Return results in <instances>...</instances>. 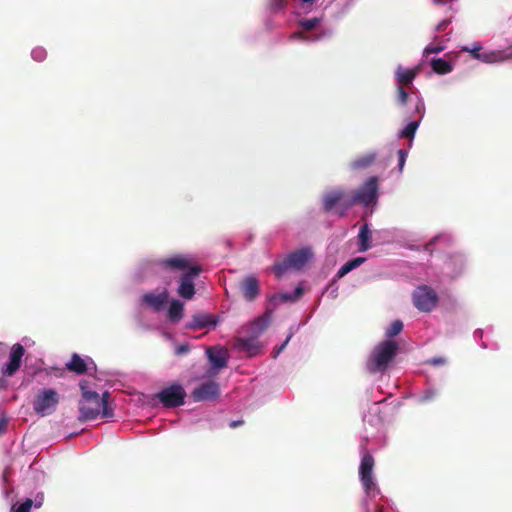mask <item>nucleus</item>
I'll use <instances>...</instances> for the list:
<instances>
[{
    "label": "nucleus",
    "instance_id": "obj_39",
    "mask_svg": "<svg viewBox=\"0 0 512 512\" xmlns=\"http://www.w3.org/2000/svg\"><path fill=\"white\" fill-rule=\"evenodd\" d=\"M443 50H444V46H441V45H437V46L428 45L424 49V54L425 55L436 54V53H439V52H441Z\"/></svg>",
    "mask_w": 512,
    "mask_h": 512
},
{
    "label": "nucleus",
    "instance_id": "obj_15",
    "mask_svg": "<svg viewBox=\"0 0 512 512\" xmlns=\"http://www.w3.org/2000/svg\"><path fill=\"white\" fill-rule=\"evenodd\" d=\"M242 294L247 301H253L259 295V281L253 275L244 278L240 284Z\"/></svg>",
    "mask_w": 512,
    "mask_h": 512
},
{
    "label": "nucleus",
    "instance_id": "obj_43",
    "mask_svg": "<svg viewBox=\"0 0 512 512\" xmlns=\"http://www.w3.org/2000/svg\"><path fill=\"white\" fill-rule=\"evenodd\" d=\"M8 420L6 418H0V435L4 434L7 430Z\"/></svg>",
    "mask_w": 512,
    "mask_h": 512
},
{
    "label": "nucleus",
    "instance_id": "obj_41",
    "mask_svg": "<svg viewBox=\"0 0 512 512\" xmlns=\"http://www.w3.org/2000/svg\"><path fill=\"white\" fill-rule=\"evenodd\" d=\"M190 350V347L188 344H182V345H179L177 348H176V355L178 356H182L184 354H186L187 352H189Z\"/></svg>",
    "mask_w": 512,
    "mask_h": 512
},
{
    "label": "nucleus",
    "instance_id": "obj_42",
    "mask_svg": "<svg viewBox=\"0 0 512 512\" xmlns=\"http://www.w3.org/2000/svg\"><path fill=\"white\" fill-rule=\"evenodd\" d=\"M440 239V236H435L434 238H432L425 246H424V250L429 252L430 254H432V249L431 247Z\"/></svg>",
    "mask_w": 512,
    "mask_h": 512
},
{
    "label": "nucleus",
    "instance_id": "obj_24",
    "mask_svg": "<svg viewBox=\"0 0 512 512\" xmlns=\"http://www.w3.org/2000/svg\"><path fill=\"white\" fill-rule=\"evenodd\" d=\"M184 305L179 300H172L168 309V317L171 322L177 323L183 317Z\"/></svg>",
    "mask_w": 512,
    "mask_h": 512
},
{
    "label": "nucleus",
    "instance_id": "obj_23",
    "mask_svg": "<svg viewBox=\"0 0 512 512\" xmlns=\"http://www.w3.org/2000/svg\"><path fill=\"white\" fill-rule=\"evenodd\" d=\"M430 65L432 70L439 75L448 74L453 70L452 64L442 58H432Z\"/></svg>",
    "mask_w": 512,
    "mask_h": 512
},
{
    "label": "nucleus",
    "instance_id": "obj_7",
    "mask_svg": "<svg viewBox=\"0 0 512 512\" xmlns=\"http://www.w3.org/2000/svg\"><path fill=\"white\" fill-rule=\"evenodd\" d=\"M202 269L200 266L190 268V271L183 273L179 279V287L177 293L180 297L191 300L195 295L194 279H196Z\"/></svg>",
    "mask_w": 512,
    "mask_h": 512
},
{
    "label": "nucleus",
    "instance_id": "obj_14",
    "mask_svg": "<svg viewBox=\"0 0 512 512\" xmlns=\"http://www.w3.org/2000/svg\"><path fill=\"white\" fill-rule=\"evenodd\" d=\"M236 347L240 351L247 352L249 356H254L261 349V344L255 336L245 334L236 339Z\"/></svg>",
    "mask_w": 512,
    "mask_h": 512
},
{
    "label": "nucleus",
    "instance_id": "obj_16",
    "mask_svg": "<svg viewBox=\"0 0 512 512\" xmlns=\"http://www.w3.org/2000/svg\"><path fill=\"white\" fill-rule=\"evenodd\" d=\"M420 72V68L414 67L411 69L404 68L402 66H398L397 70L395 72V77L398 82V86H409L413 83L414 79L417 77V75Z\"/></svg>",
    "mask_w": 512,
    "mask_h": 512
},
{
    "label": "nucleus",
    "instance_id": "obj_8",
    "mask_svg": "<svg viewBox=\"0 0 512 512\" xmlns=\"http://www.w3.org/2000/svg\"><path fill=\"white\" fill-rule=\"evenodd\" d=\"M374 464L375 462L373 456L368 452L364 453L359 467V475L367 495H369L371 491L376 487L373 481Z\"/></svg>",
    "mask_w": 512,
    "mask_h": 512
},
{
    "label": "nucleus",
    "instance_id": "obj_21",
    "mask_svg": "<svg viewBox=\"0 0 512 512\" xmlns=\"http://www.w3.org/2000/svg\"><path fill=\"white\" fill-rule=\"evenodd\" d=\"M66 367L69 371L79 375L84 374L87 371L86 362L77 353L72 354L71 360L66 363Z\"/></svg>",
    "mask_w": 512,
    "mask_h": 512
},
{
    "label": "nucleus",
    "instance_id": "obj_38",
    "mask_svg": "<svg viewBox=\"0 0 512 512\" xmlns=\"http://www.w3.org/2000/svg\"><path fill=\"white\" fill-rule=\"evenodd\" d=\"M415 113L419 115L418 119H422L425 113V105L422 99H417L415 104Z\"/></svg>",
    "mask_w": 512,
    "mask_h": 512
},
{
    "label": "nucleus",
    "instance_id": "obj_10",
    "mask_svg": "<svg viewBox=\"0 0 512 512\" xmlns=\"http://www.w3.org/2000/svg\"><path fill=\"white\" fill-rule=\"evenodd\" d=\"M24 353L25 349L20 343H16L11 347L9 361L2 368V375L4 377H11L19 370Z\"/></svg>",
    "mask_w": 512,
    "mask_h": 512
},
{
    "label": "nucleus",
    "instance_id": "obj_48",
    "mask_svg": "<svg viewBox=\"0 0 512 512\" xmlns=\"http://www.w3.org/2000/svg\"><path fill=\"white\" fill-rule=\"evenodd\" d=\"M444 362H445V360L442 358H434L431 360V363L434 365L443 364Z\"/></svg>",
    "mask_w": 512,
    "mask_h": 512
},
{
    "label": "nucleus",
    "instance_id": "obj_52",
    "mask_svg": "<svg viewBox=\"0 0 512 512\" xmlns=\"http://www.w3.org/2000/svg\"><path fill=\"white\" fill-rule=\"evenodd\" d=\"M494 61H497L498 58L496 57V55H494V58H493Z\"/></svg>",
    "mask_w": 512,
    "mask_h": 512
},
{
    "label": "nucleus",
    "instance_id": "obj_17",
    "mask_svg": "<svg viewBox=\"0 0 512 512\" xmlns=\"http://www.w3.org/2000/svg\"><path fill=\"white\" fill-rule=\"evenodd\" d=\"M269 323L270 317L268 315L260 316L244 328V333L246 335L259 338L260 335L268 328Z\"/></svg>",
    "mask_w": 512,
    "mask_h": 512
},
{
    "label": "nucleus",
    "instance_id": "obj_1",
    "mask_svg": "<svg viewBox=\"0 0 512 512\" xmlns=\"http://www.w3.org/2000/svg\"><path fill=\"white\" fill-rule=\"evenodd\" d=\"M80 387L82 390V398L79 401L80 415L78 420L80 422L94 420L98 417L100 412L105 418L113 416V409L108 404L110 398L108 391L104 392L102 396H100L95 391L86 390L83 383L80 384Z\"/></svg>",
    "mask_w": 512,
    "mask_h": 512
},
{
    "label": "nucleus",
    "instance_id": "obj_3",
    "mask_svg": "<svg viewBox=\"0 0 512 512\" xmlns=\"http://www.w3.org/2000/svg\"><path fill=\"white\" fill-rule=\"evenodd\" d=\"M312 256L309 248H301L290 253L282 261L275 262L271 267L277 278H281L288 270H301Z\"/></svg>",
    "mask_w": 512,
    "mask_h": 512
},
{
    "label": "nucleus",
    "instance_id": "obj_36",
    "mask_svg": "<svg viewBox=\"0 0 512 512\" xmlns=\"http://www.w3.org/2000/svg\"><path fill=\"white\" fill-rule=\"evenodd\" d=\"M397 155H398V168H399V171H402L403 167L405 165V162H406V157L408 155V152L406 150L399 149L397 151Z\"/></svg>",
    "mask_w": 512,
    "mask_h": 512
},
{
    "label": "nucleus",
    "instance_id": "obj_18",
    "mask_svg": "<svg viewBox=\"0 0 512 512\" xmlns=\"http://www.w3.org/2000/svg\"><path fill=\"white\" fill-rule=\"evenodd\" d=\"M168 291L164 290L159 294L154 293H146L143 295V301L152 307L155 311H160L163 309L164 305L168 301Z\"/></svg>",
    "mask_w": 512,
    "mask_h": 512
},
{
    "label": "nucleus",
    "instance_id": "obj_9",
    "mask_svg": "<svg viewBox=\"0 0 512 512\" xmlns=\"http://www.w3.org/2000/svg\"><path fill=\"white\" fill-rule=\"evenodd\" d=\"M159 265L165 270L181 271L183 273L190 271V268L192 267L199 266L198 264H195L190 257L184 255H174L172 257L160 259Z\"/></svg>",
    "mask_w": 512,
    "mask_h": 512
},
{
    "label": "nucleus",
    "instance_id": "obj_11",
    "mask_svg": "<svg viewBox=\"0 0 512 512\" xmlns=\"http://www.w3.org/2000/svg\"><path fill=\"white\" fill-rule=\"evenodd\" d=\"M220 394L219 384L215 381H208L195 388L191 397L195 402L212 401Z\"/></svg>",
    "mask_w": 512,
    "mask_h": 512
},
{
    "label": "nucleus",
    "instance_id": "obj_45",
    "mask_svg": "<svg viewBox=\"0 0 512 512\" xmlns=\"http://www.w3.org/2000/svg\"><path fill=\"white\" fill-rule=\"evenodd\" d=\"M291 39L292 40H295V39H302V40H306L307 38L303 35V33L301 31H298V32H294L292 35H291Z\"/></svg>",
    "mask_w": 512,
    "mask_h": 512
},
{
    "label": "nucleus",
    "instance_id": "obj_29",
    "mask_svg": "<svg viewBox=\"0 0 512 512\" xmlns=\"http://www.w3.org/2000/svg\"><path fill=\"white\" fill-rule=\"evenodd\" d=\"M403 330V322L401 320H395L387 328L385 334L391 340V338L397 336Z\"/></svg>",
    "mask_w": 512,
    "mask_h": 512
},
{
    "label": "nucleus",
    "instance_id": "obj_6",
    "mask_svg": "<svg viewBox=\"0 0 512 512\" xmlns=\"http://www.w3.org/2000/svg\"><path fill=\"white\" fill-rule=\"evenodd\" d=\"M437 303V293L427 285L419 286L413 292V304L420 311L430 312L436 307Z\"/></svg>",
    "mask_w": 512,
    "mask_h": 512
},
{
    "label": "nucleus",
    "instance_id": "obj_31",
    "mask_svg": "<svg viewBox=\"0 0 512 512\" xmlns=\"http://www.w3.org/2000/svg\"><path fill=\"white\" fill-rule=\"evenodd\" d=\"M320 24V19L317 17L310 19H303L299 21V25L306 31L315 29Z\"/></svg>",
    "mask_w": 512,
    "mask_h": 512
},
{
    "label": "nucleus",
    "instance_id": "obj_25",
    "mask_svg": "<svg viewBox=\"0 0 512 512\" xmlns=\"http://www.w3.org/2000/svg\"><path fill=\"white\" fill-rule=\"evenodd\" d=\"M365 258L364 257H356V258H353L351 260H349L348 262H346L337 272V277L338 278H342L344 277L346 274H348L349 272H351L352 270H354L355 268L359 267L362 263L365 262Z\"/></svg>",
    "mask_w": 512,
    "mask_h": 512
},
{
    "label": "nucleus",
    "instance_id": "obj_13",
    "mask_svg": "<svg viewBox=\"0 0 512 512\" xmlns=\"http://www.w3.org/2000/svg\"><path fill=\"white\" fill-rule=\"evenodd\" d=\"M206 354L214 369L220 370L227 366L229 355L226 349L210 347Z\"/></svg>",
    "mask_w": 512,
    "mask_h": 512
},
{
    "label": "nucleus",
    "instance_id": "obj_26",
    "mask_svg": "<svg viewBox=\"0 0 512 512\" xmlns=\"http://www.w3.org/2000/svg\"><path fill=\"white\" fill-rule=\"evenodd\" d=\"M419 124H420V119L418 120H415V121H411L410 123H408L405 128L399 133V137L400 138H405V139H409L410 141H412V139L414 138V135L416 133V130L418 129L419 127Z\"/></svg>",
    "mask_w": 512,
    "mask_h": 512
},
{
    "label": "nucleus",
    "instance_id": "obj_51",
    "mask_svg": "<svg viewBox=\"0 0 512 512\" xmlns=\"http://www.w3.org/2000/svg\"><path fill=\"white\" fill-rule=\"evenodd\" d=\"M316 0H302L304 3H314Z\"/></svg>",
    "mask_w": 512,
    "mask_h": 512
},
{
    "label": "nucleus",
    "instance_id": "obj_2",
    "mask_svg": "<svg viewBox=\"0 0 512 512\" xmlns=\"http://www.w3.org/2000/svg\"><path fill=\"white\" fill-rule=\"evenodd\" d=\"M398 348V343L394 340H385L375 346L367 361L368 371L370 373L385 372L395 358Z\"/></svg>",
    "mask_w": 512,
    "mask_h": 512
},
{
    "label": "nucleus",
    "instance_id": "obj_20",
    "mask_svg": "<svg viewBox=\"0 0 512 512\" xmlns=\"http://www.w3.org/2000/svg\"><path fill=\"white\" fill-rule=\"evenodd\" d=\"M216 322L212 320L209 314H197L192 317V320L186 325L189 329H202L210 325H215Z\"/></svg>",
    "mask_w": 512,
    "mask_h": 512
},
{
    "label": "nucleus",
    "instance_id": "obj_4",
    "mask_svg": "<svg viewBox=\"0 0 512 512\" xmlns=\"http://www.w3.org/2000/svg\"><path fill=\"white\" fill-rule=\"evenodd\" d=\"M60 396L54 389H42L34 398L33 410L40 416L51 415L59 404Z\"/></svg>",
    "mask_w": 512,
    "mask_h": 512
},
{
    "label": "nucleus",
    "instance_id": "obj_28",
    "mask_svg": "<svg viewBox=\"0 0 512 512\" xmlns=\"http://www.w3.org/2000/svg\"><path fill=\"white\" fill-rule=\"evenodd\" d=\"M378 194H354V197L351 201L352 204L361 203L365 206H369L374 204L377 200Z\"/></svg>",
    "mask_w": 512,
    "mask_h": 512
},
{
    "label": "nucleus",
    "instance_id": "obj_46",
    "mask_svg": "<svg viewBox=\"0 0 512 512\" xmlns=\"http://www.w3.org/2000/svg\"><path fill=\"white\" fill-rule=\"evenodd\" d=\"M243 424H244L243 420H234V421L230 422L229 427L230 428H236V427L241 426Z\"/></svg>",
    "mask_w": 512,
    "mask_h": 512
},
{
    "label": "nucleus",
    "instance_id": "obj_44",
    "mask_svg": "<svg viewBox=\"0 0 512 512\" xmlns=\"http://www.w3.org/2000/svg\"><path fill=\"white\" fill-rule=\"evenodd\" d=\"M291 339V335H289L286 340L284 341V343L276 350V353H275V357L277 355H279L283 350L284 348L286 347V345L288 344V342L290 341Z\"/></svg>",
    "mask_w": 512,
    "mask_h": 512
},
{
    "label": "nucleus",
    "instance_id": "obj_50",
    "mask_svg": "<svg viewBox=\"0 0 512 512\" xmlns=\"http://www.w3.org/2000/svg\"><path fill=\"white\" fill-rule=\"evenodd\" d=\"M436 3L446 4L448 0H434Z\"/></svg>",
    "mask_w": 512,
    "mask_h": 512
},
{
    "label": "nucleus",
    "instance_id": "obj_34",
    "mask_svg": "<svg viewBox=\"0 0 512 512\" xmlns=\"http://www.w3.org/2000/svg\"><path fill=\"white\" fill-rule=\"evenodd\" d=\"M287 0H269V7L272 11L283 10L287 6Z\"/></svg>",
    "mask_w": 512,
    "mask_h": 512
},
{
    "label": "nucleus",
    "instance_id": "obj_49",
    "mask_svg": "<svg viewBox=\"0 0 512 512\" xmlns=\"http://www.w3.org/2000/svg\"><path fill=\"white\" fill-rule=\"evenodd\" d=\"M512 57V45L509 47V52L505 56H501L500 58H508Z\"/></svg>",
    "mask_w": 512,
    "mask_h": 512
},
{
    "label": "nucleus",
    "instance_id": "obj_32",
    "mask_svg": "<svg viewBox=\"0 0 512 512\" xmlns=\"http://www.w3.org/2000/svg\"><path fill=\"white\" fill-rule=\"evenodd\" d=\"M409 99L408 92L402 86L397 87L396 103L400 106L407 104Z\"/></svg>",
    "mask_w": 512,
    "mask_h": 512
},
{
    "label": "nucleus",
    "instance_id": "obj_40",
    "mask_svg": "<svg viewBox=\"0 0 512 512\" xmlns=\"http://www.w3.org/2000/svg\"><path fill=\"white\" fill-rule=\"evenodd\" d=\"M451 23V20L450 19H444L442 20L440 23H438L436 26H435V29L434 31L435 32H442V31H445L446 28L448 27V25Z\"/></svg>",
    "mask_w": 512,
    "mask_h": 512
},
{
    "label": "nucleus",
    "instance_id": "obj_12",
    "mask_svg": "<svg viewBox=\"0 0 512 512\" xmlns=\"http://www.w3.org/2000/svg\"><path fill=\"white\" fill-rule=\"evenodd\" d=\"M377 157L375 151L358 155L349 163V168L355 172L367 170L376 163Z\"/></svg>",
    "mask_w": 512,
    "mask_h": 512
},
{
    "label": "nucleus",
    "instance_id": "obj_27",
    "mask_svg": "<svg viewBox=\"0 0 512 512\" xmlns=\"http://www.w3.org/2000/svg\"><path fill=\"white\" fill-rule=\"evenodd\" d=\"M379 188V177H368L361 185L358 192H377Z\"/></svg>",
    "mask_w": 512,
    "mask_h": 512
},
{
    "label": "nucleus",
    "instance_id": "obj_30",
    "mask_svg": "<svg viewBox=\"0 0 512 512\" xmlns=\"http://www.w3.org/2000/svg\"><path fill=\"white\" fill-rule=\"evenodd\" d=\"M342 194H331L324 198L323 200V208L325 211H331L335 205L341 200Z\"/></svg>",
    "mask_w": 512,
    "mask_h": 512
},
{
    "label": "nucleus",
    "instance_id": "obj_5",
    "mask_svg": "<svg viewBox=\"0 0 512 512\" xmlns=\"http://www.w3.org/2000/svg\"><path fill=\"white\" fill-rule=\"evenodd\" d=\"M186 391L182 385L174 383L163 388L156 394V398L166 408H175L185 404Z\"/></svg>",
    "mask_w": 512,
    "mask_h": 512
},
{
    "label": "nucleus",
    "instance_id": "obj_19",
    "mask_svg": "<svg viewBox=\"0 0 512 512\" xmlns=\"http://www.w3.org/2000/svg\"><path fill=\"white\" fill-rule=\"evenodd\" d=\"M43 501V495H37L35 500L27 498L19 505L14 504L11 507L10 512H31L32 507L40 508L43 505Z\"/></svg>",
    "mask_w": 512,
    "mask_h": 512
},
{
    "label": "nucleus",
    "instance_id": "obj_22",
    "mask_svg": "<svg viewBox=\"0 0 512 512\" xmlns=\"http://www.w3.org/2000/svg\"><path fill=\"white\" fill-rule=\"evenodd\" d=\"M359 251L365 252L371 248L372 232L368 227V224H364L359 231Z\"/></svg>",
    "mask_w": 512,
    "mask_h": 512
},
{
    "label": "nucleus",
    "instance_id": "obj_37",
    "mask_svg": "<svg viewBox=\"0 0 512 512\" xmlns=\"http://www.w3.org/2000/svg\"><path fill=\"white\" fill-rule=\"evenodd\" d=\"M32 57L36 61H43L46 57V51L41 47L34 48L32 50Z\"/></svg>",
    "mask_w": 512,
    "mask_h": 512
},
{
    "label": "nucleus",
    "instance_id": "obj_35",
    "mask_svg": "<svg viewBox=\"0 0 512 512\" xmlns=\"http://www.w3.org/2000/svg\"><path fill=\"white\" fill-rule=\"evenodd\" d=\"M463 50L468 51L467 48H463ZM481 46L475 45L473 49L469 50V52L473 55L476 59H482L485 61H489V57L486 54H480Z\"/></svg>",
    "mask_w": 512,
    "mask_h": 512
},
{
    "label": "nucleus",
    "instance_id": "obj_33",
    "mask_svg": "<svg viewBox=\"0 0 512 512\" xmlns=\"http://www.w3.org/2000/svg\"><path fill=\"white\" fill-rule=\"evenodd\" d=\"M303 295V288L298 286L296 289H295V292L294 294H288V293H284V294H281V299L284 300V301H296L298 300L301 296Z\"/></svg>",
    "mask_w": 512,
    "mask_h": 512
},
{
    "label": "nucleus",
    "instance_id": "obj_47",
    "mask_svg": "<svg viewBox=\"0 0 512 512\" xmlns=\"http://www.w3.org/2000/svg\"><path fill=\"white\" fill-rule=\"evenodd\" d=\"M6 388H7V380L3 376L2 378H0V390L6 389Z\"/></svg>",
    "mask_w": 512,
    "mask_h": 512
}]
</instances>
